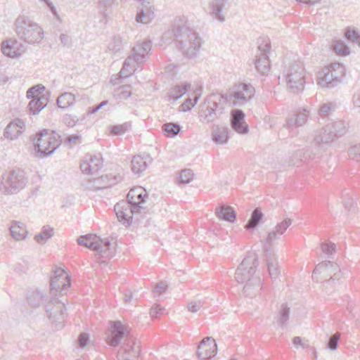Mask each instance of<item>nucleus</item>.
Here are the masks:
<instances>
[{
  "instance_id": "f257e3e1",
  "label": "nucleus",
  "mask_w": 360,
  "mask_h": 360,
  "mask_svg": "<svg viewBox=\"0 0 360 360\" xmlns=\"http://www.w3.org/2000/svg\"><path fill=\"white\" fill-rule=\"evenodd\" d=\"M162 39L165 41H174L176 46L188 58H195L202 44L198 34L183 22H175L171 30L164 33Z\"/></svg>"
},
{
  "instance_id": "f03ea898",
  "label": "nucleus",
  "mask_w": 360,
  "mask_h": 360,
  "mask_svg": "<svg viewBox=\"0 0 360 360\" xmlns=\"http://www.w3.org/2000/svg\"><path fill=\"white\" fill-rule=\"evenodd\" d=\"M258 264V259L255 256L248 255L243 259L235 274L236 281L245 284L243 291L248 295H254V292L250 291L252 288L255 292H258L260 290V278L255 276Z\"/></svg>"
},
{
  "instance_id": "7ed1b4c3",
  "label": "nucleus",
  "mask_w": 360,
  "mask_h": 360,
  "mask_svg": "<svg viewBox=\"0 0 360 360\" xmlns=\"http://www.w3.org/2000/svg\"><path fill=\"white\" fill-rule=\"evenodd\" d=\"M228 97L224 94H212L200 105L198 118L205 123L214 122L224 114Z\"/></svg>"
},
{
  "instance_id": "20e7f679",
  "label": "nucleus",
  "mask_w": 360,
  "mask_h": 360,
  "mask_svg": "<svg viewBox=\"0 0 360 360\" xmlns=\"http://www.w3.org/2000/svg\"><path fill=\"white\" fill-rule=\"evenodd\" d=\"M15 32L20 39L29 44H39L44 38L43 29L25 15L16 18Z\"/></svg>"
},
{
  "instance_id": "39448f33",
  "label": "nucleus",
  "mask_w": 360,
  "mask_h": 360,
  "mask_svg": "<svg viewBox=\"0 0 360 360\" xmlns=\"http://www.w3.org/2000/svg\"><path fill=\"white\" fill-rule=\"evenodd\" d=\"M28 183L24 170L12 169L1 176L0 191L4 195H15L23 190Z\"/></svg>"
},
{
  "instance_id": "423d86ee",
  "label": "nucleus",
  "mask_w": 360,
  "mask_h": 360,
  "mask_svg": "<svg viewBox=\"0 0 360 360\" xmlns=\"http://www.w3.org/2000/svg\"><path fill=\"white\" fill-rule=\"evenodd\" d=\"M347 131V124L342 120L329 122L315 131L314 143L319 146L329 145L343 136Z\"/></svg>"
},
{
  "instance_id": "0eeeda50",
  "label": "nucleus",
  "mask_w": 360,
  "mask_h": 360,
  "mask_svg": "<svg viewBox=\"0 0 360 360\" xmlns=\"http://www.w3.org/2000/svg\"><path fill=\"white\" fill-rule=\"evenodd\" d=\"M283 75L289 91L298 94L304 89L305 70L302 63L293 61L285 65Z\"/></svg>"
},
{
  "instance_id": "6e6552de",
  "label": "nucleus",
  "mask_w": 360,
  "mask_h": 360,
  "mask_svg": "<svg viewBox=\"0 0 360 360\" xmlns=\"http://www.w3.org/2000/svg\"><path fill=\"white\" fill-rule=\"evenodd\" d=\"M345 67L338 63H331L318 72L316 84L326 89H333L342 82Z\"/></svg>"
},
{
  "instance_id": "1a4fd4ad",
  "label": "nucleus",
  "mask_w": 360,
  "mask_h": 360,
  "mask_svg": "<svg viewBox=\"0 0 360 360\" xmlns=\"http://www.w3.org/2000/svg\"><path fill=\"white\" fill-rule=\"evenodd\" d=\"M33 142L36 151L44 157H47L60 146L62 140L56 131L49 132L47 129H44L36 134Z\"/></svg>"
},
{
  "instance_id": "9d476101",
  "label": "nucleus",
  "mask_w": 360,
  "mask_h": 360,
  "mask_svg": "<svg viewBox=\"0 0 360 360\" xmlns=\"http://www.w3.org/2000/svg\"><path fill=\"white\" fill-rule=\"evenodd\" d=\"M77 243L79 245H83L96 251L103 257H112L110 252L111 243L108 239L102 240L96 235L89 234L79 237Z\"/></svg>"
},
{
  "instance_id": "9b49d317",
  "label": "nucleus",
  "mask_w": 360,
  "mask_h": 360,
  "mask_svg": "<svg viewBox=\"0 0 360 360\" xmlns=\"http://www.w3.org/2000/svg\"><path fill=\"white\" fill-rule=\"evenodd\" d=\"M255 94L254 86L250 84L240 83L235 86L229 93L226 94L228 101H231L235 106L242 107L249 103Z\"/></svg>"
},
{
  "instance_id": "f8f14e48",
  "label": "nucleus",
  "mask_w": 360,
  "mask_h": 360,
  "mask_svg": "<svg viewBox=\"0 0 360 360\" xmlns=\"http://www.w3.org/2000/svg\"><path fill=\"white\" fill-rule=\"evenodd\" d=\"M257 44L255 66L258 72L264 75L270 69L269 54L271 49V41L268 37H260L258 39Z\"/></svg>"
},
{
  "instance_id": "ddd939ff",
  "label": "nucleus",
  "mask_w": 360,
  "mask_h": 360,
  "mask_svg": "<svg viewBox=\"0 0 360 360\" xmlns=\"http://www.w3.org/2000/svg\"><path fill=\"white\" fill-rule=\"evenodd\" d=\"M131 335L130 328L127 325L120 321H110L106 341L109 345L117 347Z\"/></svg>"
},
{
  "instance_id": "4468645a",
  "label": "nucleus",
  "mask_w": 360,
  "mask_h": 360,
  "mask_svg": "<svg viewBox=\"0 0 360 360\" xmlns=\"http://www.w3.org/2000/svg\"><path fill=\"white\" fill-rule=\"evenodd\" d=\"M71 285L70 277L61 268H57L50 282V292L52 296L66 295Z\"/></svg>"
},
{
  "instance_id": "2eb2a0df",
  "label": "nucleus",
  "mask_w": 360,
  "mask_h": 360,
  "mask_svg": "<svg viewBox=\"0 0 360 360\" xmlns=\"http://www.w3.org/2000/svg\"><path fill=\"white\" fill-rule=\"evenodd\" d=\"M121 349L124 352L122 360H136L141 353L140 343L131 335L121 343Z\"/></svg>"
},
{
  "instance_id": "dca6fc26",
  "label": "nucleus",
  "mask_w": 360,
  "mask_h": 360,
  "mask_svg": "<svg viewBox=\"0 0 360 360\" xmlns=\"http://www.w3.org/2000/svg\"><path fill=\"white\" fill-rule=\"evenodd\" d=\"M136 209V207H132L126 201L120 202L114 207L118 220L125 225L131 224L133 216L139 212Z\"/></svg>"
},
{
  "instance_id": "f3484780",
  "label": "nucleus",
  "mask_w": 360,
  "mask_h": 360,
  "mask_svg": "<svg viewBox=\"0 0 360 360\" xmlns=\"http://www.w3.org/2000/svg\"><path fill=\"white\" fill-rule=\"evenodd\" d=\"M103 166V160L100 155L86 154L80 164L82 172L86 174L98 172Z\"/></svg>"
},
{
  "instance_id": "a211bd4d",
  "label": "nucleus",
  "mask_w": 360,
  "mask_h": 360,
  "mask_svg": "<svg viewBox=\"0 0 360 360\" xmlns=\"http://www.w3.org/2000/svg\"><path fill=\"white\" fill-rule=\"evenodd\" d=\"M25 122L20 118H15L11 120L6 127L4 131L5 139L14 141L16 140L25 131Z\"/></svg>"
},
{
  "instance_id": "6ab92c4d",
  "label": "nucleus",
  "mask_w": 360,
  "mask_h": 360,
  "mask_svg": "<svg viewBox=\"0 0 360 360\" xmlns=\"http://www.w3.org/2000/svg\"><path fill=\"white\" fill-rule=\"evenodd\" d=\"M217 345L210 337L205 338L200 343L197 354L202 359H209L217 354Z\"/></svg>"
},
{
  "instance_id": "aec40b11",
  "label": "nucleus",
  "mask_w": 360,
  "mask_h": 360,
  "mask_svg": "<svg viewBox=\"0 0 360 360\" xmlns=\"http://www.w3.org/2000/svg\"><path fill=\"white\" fill-rule=\"evenodd\" d=\"M45 309L49 318H53L56 321H60L65 317V306L58 298H52L46 305Z\"/></svg>"
},
{
  "instance_id": "412c9836",
  "label": "nucleus",
  "mask_w": 360,
  "mask_h": 360,
  "mask_svg": "<svg viewBox=\"0 0 360 360\" xmlns=\"http://www.w3.org/2000/svg\"><path fill=\"white\" fill-rule=\"evenodd\" d=\"M151 48V41L145 40L133 47L130 56H132L138 63L142 65L148 60Z\"/></svg>"
},
{
  "instance_id": "4be33fe9",
  "label": "nucleus",
  "mask_w": 360,
  "mask_h": 360,
  "mask_svg": "<svg viewBox=\"0 0 360 360\" xmlns=\"http://www.w3.org/2000/svg\"><path fill=\"white\" fill-rule=\"evenodd\" d=\"M309 115V110L307 108L299 110L295 114L287 119V128L291 131V129L295 127H300L304 126L307 123Z\"/></svg>"
},
{
  "instance_id": "5701e85b",
  "label": "nucleus",
  "mask_w": 360,
  "mask_h": 360,
  "mask_svg": "<svg viewBox=\"0 0 360 360\" xmlns=\"http://www.w3.org/2000/svg\"><path fill=\"white\" fill-rule=\"evenodd\" d=\"M231 125L238 134H247L249 128L245 122V113L241 110H233L231 112Z\"/></svg>"
},
{
  "instance_id": "b1692460",
  "label": "nucleus",
  "mask_w": 360,
  "mask_h": 360,
  "mask_svg": "<svg viewBox=\"0 0 360 360\" xmlns=\"http://www.w3.org/2000/svg\"><path fill=\"white\" fill-rule=\"evenodd\" d=\"M22 46L15 39H8L1 44L2 53L11 58H15L20 56L24 51L22 50Z\"/></svg>"
},
{
  "instance_id": "393cba45",
  "label": "nucleus",
  "mask_w": 360,
  "mask_h": 360,
  "mask_svg": "<svg viewBox=\"0 0 360 360\" xmlns=\"http://www.w3.org/2000/svg\"><path fill=\"white\" fill-rule=\"evenodd\" d=\"M147 198L146 191L142 187L131 188L127 194V201L132 207H136L139 212L142 209L141 204L145 202Z\"/></svg>"
},
{
  "instance_id": "a878e982",
  "label": "nucleus",
  "mask_w": 360,
  "mask_h": 360,
  "mask_svg": "<svg viewBox=\"0 0 360 360\" xmlns=\"http://www.w3.org/2000/svg\"><path fill=\"white\" fill-rule=\"evenodd\" d=\"M227 4V0H211L209 4L210 15L215 20L223 22L226 20L224 9Z\"/></svg>"
},
{
  "instance_id": "bb28decb",
  "label": "nucleus",
  "mask_w": 360,
  "mask_h": 360,
  "mask_svg": "<svg viewBox=\"0 0 360 360\" xmlns=\"http://www.w3.org/2000/svg\"><path fill=\"white\" fill-rule=\"evenodd\" d=\"M155 17L154 8L150 3L138 8L136 20L143 24L150 23Z\"/></svg>"
},
{
  "instance_id": "cd10ccee",
  "label": "nucleus",
  "mask_w": 360,
  "mask_h": 360,
  "mask_svg": "<svg viewBox=\"0 0 360 360\" xmlns=\"http://www.w3.org/2000/svg\"><path fill=\"white\" fill-rule=\"evenodd\" d=\"M264 257L269 276L271 280H275L280 274V270L278 269V262L275 254L273 251L267 250Z\"/></svg>"
},
{
  "instance_id": "c85d7f7f",
  "label": "nucleus",
  "mask_w": 360,
  "mask_h": 360,
  "mask_svg": "<svg viewBox=\"0 0 360 360\" xmlns=\"http://www.w3.org/2000/svg\"><path fill=\"white\" fill-rule=\"evenodd\" d=\"M152 158L149 155L142 157L135 155L131 160V170L135 174H141L146 169L148 165L152 162Z\"/></svg>"
},
{
  "instance_id": "c756f323",
  "label": "nucleus",
  "mask_w": 360,
  "mask_h": 360,
  "mask_svg": "<svg viewBox=\"0 0 360 360\" xmlns=\"http://www.w3.org/2000/svg\"><path fill=\"white\" fill-rule=\"evenodd\" d=\"M141 65V64L140 63H138L132 56L129 55L123 63L122 68L120 72V77L127 78L137 70Z\"/></svg>"
},
{
  "instance_id": "7c9ffc66",
  "label": "nucleus",
  "mask_w": 360,
  "mask_h": 360,
  "mask_svg": "<svg viewBox=\"0 0 360 360\" xmlns=\"http://www.w3.org/2000/svg\"><path fill=\"white\" fill-rule=\"evenodd\" d=\"M48 96L42 94L37 98L31 100L27 105L30 114L37 115L48 104Z\"/></svg>"
},
{
  "instance_id": "2f4dec72",
  "label": "nucleus",
  "mask_w": 360,
  "mask_h": 360,
  "mask_svg": "<svg viewBox=\"0 0 360 360\" xmlns=\"http://www.w3.org/2000/svg\"><path fill=\"white\" fill-rule=\"evenodd\" d=\"M215 214L219 219L230 223H233L236 219V213L231 206H220L216 208Z\"/></svg>"
},
{
  "instance_id": "473e14b6",
  "label": "nucleus",
  "mask_w": 360,
  "mask_h": 360,
  "mask_svg": "<svg viewBox=\"0 0 360 360\" xmlns=\"http://www.w3.org/2000/svg\"><path fill=\"white\" fill-rule=\"evenodd\" d=\"M10 231L12 237L17 240L25 239L28 233L25 225L16 221L11 223Z\"/></svg>"
},
{
  "instance_id": "72a5a7b5",
  "label": "nucleus",
  "mask_w": 360,
  "mask_h": 360,
  "mask_svg": "<svg viewBox=\"0 0 360 360\" xmlns=\"http://www.w3.org/2000/svg\"><path fill=\"white\" fill-rule=\"evenodd\" d=\"M229 129L223 126H217L212 133V139L217 144H224L229 139Z\"/></svg>"
},
{
  "instance_id": "f704fd0d",
  "label": "nucleus",
  "mask_w": 360,
  "mask_h": 360,
  "mask_svg": "<svg viewBox=\"0 0 360 360\" xmlns=\"http://www.w3.org/2000/svg\"><path fill=\"white\" fill-rule=\"evenodd\" d=\"M122 49V39L120 36H115L109 42L107 47V53L111 56H117L121 53Z\"/></svg>"
},
{
  "instance_id": "c9c22d12",
  "label": "nucleus",
  "mask_w": 360,
  "mask_h": 360,
  "mask_svg": "<svg viewBox=\"0 0 360 360\" xmlns=\"http://www.w3.org/2000/svg\"><path fill=\"white\" fill-rule=\"evenodd\" d=\"M263 216L261 210L259 208H255L251 214L250 219L245 226V229L248 231L254 230L261 222Z\"/></svg>"
},
{
  "instance_id": "e433bc0d",
  "label": "nucleus",
  "mask_w": 360,
  "mask_h": 360,
  "mask_svg": "<svg viewBox=\"0 0 360 360\" xmlns=\"http://www.w3.org/2000/svg\"><path fill=\"white\" fill-rule=\"evenodd\" d=\"M75 103V96L73 94L65 92L57 98V105L60 108H67Z\"/></svg>"
},
{
  "instance_id": "4c0bfd02",
  "label": "nucleus",
  "mask_w": 360,
  "mask_h": 360,
  "mask_svg": "<svg viewBox=\"0 0 360 360\" xmlns=\"http://www.w3.org/2000/svg\"><path fill=\"white\" fill-rule=\"evenodd\" d=\"M28 302L34 307H39L44 301V293L39 290H30L27 293Z\"/></svg>"
},
{
  "instance_id": "58836bf2",
  "label": "nucleus",
  "mask_w": 360,
  "mask_h": 360,
  "mask_svg": "<svg viewBox=\"0 0 360 360\" xmlns=\"http://www.w3.org/2000/svg\"><path fill=\"white\" fill-rule=\"evenodd\" d=\"M189 88L190 84L186 83L182 85H176L169 91V97L170 99L176 101L185 94Z\"/></svg>"
},
{
  "instance_id": "ea45409f",
  "label": "nucleus",
  "mask_w": 360,
  "mask_h": 360,
  "mask_svg": "<svg viewBox=\"0 0 360 360\" xmlns=\"http://www.w3.org/2000/svg\"><path fill=\"white\" fill-rule=\"evenodd\" d=\"M131 95V87L130 85H124L117 88L113 94V96L117 101L126 100Z\"/></svg>"
},
{
  "instance_id": "a19ab883",
  "label": "nucleus",
  "mask_w": 360,
  "mask_h": 360,
  "mask_svg": "<svg viewBox=\"0 0 360 360\" xmlns=\"http://www.w3.org/2000/svg\"><path fill=\"white\" fill-rule=\"evenodd\" d=\"M53 236V229L49 226H43L41 232L34 236L36 241L40 244L45 243Z\"/></svg>"
},
{
  "instance_id": "79ce46f5",
  "label": "nucleus",
  "mask_w": 360,
  "mask_h": 360,
  "mask_svg": "<svg viewBox=\"0 0 360 360\" xmlns=\"http://www.w3.org/2000/svg\"><path fill=\"white\" fill-rule=\"evenodd\" d=\"M162 129L164 132V134L167 137H174L176 136L181 130V127L179 124L169 122L165 123L162 125Z\"/></svg>"
},
{
  "instance_id": "37998d69",
  "label": "nucleus",
  "mask_w": 360,
  "mask_h": 360,
  "mask_svg": "<svg viewBox=\"0 0 360 360\" xmlns=\"http://www.w3.org/2000/svg\"><path fill=\"white\" fill-rule=\"evenodd\" d=\"M289 316L290 307H288L287 304H283L277 316L278 323L281 325V328H284L287 325Z\"/></svg>"
},
{
  "instance_id": "c03bdc74",
  "label": "nucleus",
  "mask_w": 360,
  "mask_h": 360,
  "mask_svg": "<svg viewBox=\"0 0 360 360\" xmlns=\"http://www.w3.org/2000/svg\"><path fill=\"white\" fill-rule=\"evenodd\" d=\"M281 235L277 232V231L274 229L271 231H270L266 238H265V243H264V250L265 253L267 252V250L269 251H273L271 249V247L274 243V240L278 239Z\"/></svg>"
},
{
  "instance_id": "a18cd8bd",
  "label": "nucleus",
  "mask_w": 360,
  "mask_h": 360,
  "mask_svg": "<svg viewBox=\"0 0 360 360\" xmlns=\"http://www.w3.org/2000/svg\"><path fill=\"white\" fill-rule=\"evenodd\" d=\"M333 49L335 53L341 56H346L349 54L348 47L340 40L333 41Z\"/></svg>"
},
{
  "instance_id": "49530a36",
  "label": "nucleus",
  "mask_w": 360,
  "mask_h": 360,
  "mask_svg": "<svg viewBox=\"0 0 360 360\" xmlns=\"http://www.w3.org/2000/svg\"><path fill=\"white\" fill-rule=\"evenodd\" d=\"M194 174L190 169H184L179 174V181L184 184H189L193 179Z\"/></svg>"
},
{
  "instance_id": "de8ad7c7",
  "label": "nucleus",
  "mask_w": 360,
  "mask_h": 360,
  "mask_svg": "<svg viewBox=\"0 0 360 360\" xmlns=\"http://www.w3.org/2000/svg\"><path fill=\"white\" fill-rule=\"evenodd\" d=\"M335 266L337 269L338 266L334 265L331 262H323L317 264L314 270V274L321 273L323 271H330V269Z\"/></svg>"
},
{
  "instance_id": "09e8293b",
  "label": "nucleus",
  "mask_w": 360,
  "mask_h": 360,
  "mask_svg": "<svg viewBox=\"0 0 360 360\" xmlns=\"http://www.w3.org/2000/svg\"><path fill=\"white\" fill-rule=\"evenodd\" d=\"M349 156L351 159L360 162V143L351 146L348 151Z\"/></svg>"
},
{
  "instance_id": "8fccbe9b",
  "label": "nucleus",
  "mask_w": 360,
  "mask_h": 360,
  "mask_svg": "<svg viewBox=\"0 0 360 360\" xmlns=\"http://www.w3.org/2000/svg\"><path fill=\"white\" fill-rule=\"evenodd\" d=\"M340 338V333H335L333 335H331L329 338V340L327 344V347L330 350L335 351L338 348V342Z\"/></svg>"
},
{
  "instance_id": "3c124183",
  "label": "nucleus",
  "mask_w": 360,
  "mask_h": 360,
  "mask_svg": "<svg viewBox=\"0 0 360 360\" xmlns=\"http://www.w3.org/2000/svg\"><path fill=\"white\" fill-rule=\"evenodd\" d=\"M292 224V220L289 218H286L281 222L277 224L275 226V229L281 235L283 234L287 229Z\"/></svg>"
},
{
  "instance_id": "603ef678",
  "label": "nucleus",
  "mask_w": 360,
  "mask_h": 360,
  "mask_svg": "<svg viewBox=\"0 0 360 360\" xmlns=\"http://www.w3.org/2000/svg\"><path fill=\"white\" fill-rule=\"evenodd\" d=\"M346 38L360 46V34L355 30H347L345 33Z\"/></svg>"
},
{
  "instance_id": "864d4df0",
  "label": "nucleus",
  "mask_w": 360,
  "mask_h": 360,
  "mask_svg": "<svg viewBox=\"0 0 360 360\" xmlns=\"http://www.w3.org/2000/svg\"><path fill=\"white\" fill-rule=\"evenodd\" d=\"M128 130V124L124 123L120 125H115L111 127L110 132L114 135H122Z\"/></svg>"
},
{
  "instance_id": "5fc2aeb1",
  "label": "nucleus",
  "mask_w": 360,
  "mask_h": 360,
  "mask_svg": "<svg viewBox=\"0 0 360 360\" xmlns=\"http://www.w3.org/2000/svg\"><path fill=\"white\" fill-rule=\"evenodd\" d=\"M165 311V308H162L159 304H155L150 309V314L152 319H156L159 316L164 314Z\"/></svg>"
},
{
  "instance_id": "6e6d98bb",
  "label": "nucleus",
  "mask_w": 360,
  "mask_h": 360,
  "mask_svg": "<svg viewBox=\"0 0 360 360\" xmlns=\"http://www.w3.org/2000/svg\"><path fill=\"white\" fill-rule=\"evenodd\" d=\"M321 250L327 255H332L335 252V245L333 243H323L321 244Z\"/></svg>"
},
{
  "instance_id": "4d7b16f0",
  "label": "nucleus",
  "mask_w": 360,
  "mask_h": 360,
  "mask_svg": "<svg viewBox=\"0 0 360 360\" xmlns=\"http://www.w3.org/2000/svg\"><path fill=\"white\" fill-rule=\"evenodd\" d=\"M203 306V302L202 301H195L191 302L188 304L187 308L190 312L196 313Z\"/></svg>"
},
{
  "instance_id": "13d9d810",
  "label": "nucleus",
  "mask_w": 360,
  "mask_h": 360,
  "mask_svg": "<svg viewBox=\"0 0 360 360\" xmlns=\"http://www.w3.org/2000/svg\"><path fill=\"white\" fill-rule=\"evenodd\" d=\"M63 120L64 123L69 127H74L78 121V119L76 116L70 114H66L64 115Z\"/></svg>"
},
{
  "instance_id": "bf43d9fd",
  "label": "nucleus",
  "mask_w": 360,
  "mask_h": 360,
  "mask_svg": "<svg viewBox=\"0 0 360 360\" xmlns=\"http://www.w3.org/2000/svg\"><path fill=\"white\" fill-rule=\"evenodd\" d=\"M64 143L70 145H77L81 143V136L77 134L68 136L65 138Z\"/></svg>"
},
{
  "instance_id": "052dcab7",
  "label": "nucleus",
  "mask_w": 360,
  "mask_h": 360,
  "mask_svg": "<svg viewBox=\"0 0 360 360\" xmlns=\"http://www.w3.org/2000/svg\"><path fill=\"white\" fill-rule=\"evenodd\" d=\"M333 108V104L332 103H323L320 107L319 113L323 116L328 115Z\"/></svg>"
},
{
  "instance_id": "680f3d73",
  "label": "nucleus",
  "mask_w": 360,
  "mask_h": 360,
  "mask_svg": "<svg viewBox=\"0 0 360 360\" xmlns=\"http://www.w3.org/2000/svg\"><path fill=\"white\" fill-rule=\"evenodd\" d=\"M352 101L354 107L360 108V87L354 89Z\"/></svg>"
},
{
  "instance_id": "e2e57ef3",
  "label": "nucleus",
  "mask_w": 360,
  "mask_h": 360,
  "mask_svg": "<svg viewBox=\"0 0 360 360\" xmlns=\"http://www.w3.org/2000/svg\"><path fill=\"white\" fill-rule=\"evenodd\" d=\"M292 344L296 348L302 347L307 348L309 347L308 341L303 342L302 338L299 336H296L292 339Z\"/></svg>"
},
{
  "instance_id": "0e129e2a",
  "label": "nucleus",
  "mask_w": 360,
  "mask_h": 360,
  "mask_svg": "<svg viewBox=\"0 0 360 360\" xmlns=\"http://www.w3.org/2000/svg\"><path fill=\"white\" fill-rule=\"evenodd\" d=\"M167 285L164 282L158 283L155 289H154V293L155 295H160L165 292L167 290Z\"/></svg>"
},
{
  "instance_id": "69168bd1",
  "label": "nucleus",
  "mask_w": 360,
  "mask_h": 360,
  "mask_svg": "<svg viewBox=\"0 0 360 360\" xmlns=\"http://www.w3.org/2000/svg\"><path fill=\"white\" fill-rule=\"evenodd\" d=\"M60 41L63 46L69 47L71 44V38L65 34H61L60 35Z\"/></svg>"
},
{
  "instance_id": "338daca9",
  "label": "nucleus",
  "mask_w": 360,
  "mask_h": 360,
  "mask_svg": "<svg viewBox=\"0 0 360 360\" xmlns=\"http://www.w3.org/2000/svg\"><path fill=\"white\" fill-rule=\"evenodd\" d=\"M89 335L86 333H82L79 338V345L81 347H84L89 342Z\"/></svg>"
},
{
  "instance_id": "774afa93",
  "label": "nucleus",
  "mask_w": 360,
  "mask_h": 360,
  "mask_svg": "<svg viewBox=\"0 0 360 360\" xmlns=\"http://www.w3.org/2000/svg\"><path fill=\"white\" fill-rule=\"evenodd\" d=\"M34 88H30V89L27 90V93H26V96H27V97L28 98H32V99H34V98H39V94H35L34 93Z\"/></svg>"
}]
</instances>
